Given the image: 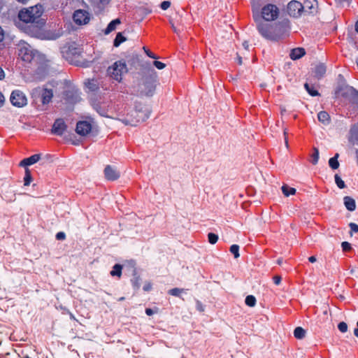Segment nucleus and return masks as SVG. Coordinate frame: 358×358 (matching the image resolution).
Masks as SVG:
<instances>
[{"label":"nucleus","instance_id":"obj_32","mask_svg":"<svg viewBox=\"0 0 358 358\" xmlns=\"http://www.w3.org/2000/svg\"><path fill=\"white\" fill-rule=\"evenodd\" d=\"M319 159V150L317 148H313V153L311 155V163L316 164Z\"/></svg>","mask_w":358,"mask_h":358},{"label":"nucleus","instance_id":"obj_7","mask_svg":"<svg viewBox=\"0 0 358 358\" xmlns=\"http://www.w3.org/2000/svg\"><path fill=\"white\" fill-rule=\"evenodd\" d=\"M262 16L261 18L266 21H272L277 19L279 10L278 7L274 4H267L264 6L262 9Z\"/></svg>","mask_w":358,"mask_h":358},{"label":"nucleus","instance_id":"obj_50","mask_svg":"<svg viewBox=\"0 0 358 358\" xmlns=\"http://www.w3.org/2000/svg\"><path fill=\"white\" fill-rule=\"evenodd\" d=\"M4 38V31L2 27L0 26V42H1Z\"/></svg>","mask_w":358,"mask_h":358},{"label":"nucleus","instance_id":"obj_26","mask_svg":"<svg viewBox=\"0 0 358 358\" xmlns=\"http://www.w3.org/2000/svg\"><path fill=\"white\" fill-rule=\"evenodd\" d=\"M294 336L297 339H302L306 336V331L302 327H298L294 331Z\"/></svg>","mask_w":358,"mask_h":358},{"label":"nucleus","instance_id":"obj_44","mask_svg":"<svg viewBox=\"0 0 358 358\" xmlns=\"http://www.w3.org/2000/svg\"><path fill=\"white\" fill-rule=\"evenodd\" d=\"M153 64H154V66L156 68H157L158 69H163L166 66L164 63H162L159 61H155Z\"/></svg>","mask_w":358,"mask_h":358},{"label":"nucleus","instance_id":"obj_6","mask_svg":"<svg viewBox=\"0 0 358 358\" xmlns=\"http://www.w3.org/2000/svg\"><path fill=\"white\" fill-rule=\"evenodd\" d=\"M17 52L19 57L26 62H31L35 56L30 45L24 41L17 44Z\"/></svg>","mask_w":358,"mask_h":358},{"label":"nucleus","instance_id":"obj_33","mask_svg":"<svg viewBox=\"0 0 358 358\" xmlns=\"http://www.w3.org/2000/svg\"><path fill=\"white\" fill-rule=\"evenodd\" d=\"M245 304L250 307H253L256 304V299L252 295H249L245 298Z\"/></svg>","mask_w":358,"mask_h":358},{"label":"nucleus","instance_id":"obj_45","mask_svg":"<svg viewBox=\"0 0 358 358\" xmlns=\"http://www.w3.org/2000/svg\"><path fill=\"white\" fill-rule=\"evenodd\" d=\"M349 227L350 228V230L352 231V232H355V233H357L358 232V225L355 223H353V222H350L349 224Z\"/></svg>","mask_w":358,"mask_h":358},{"label":"nucleus","instance_id":"obj_37","mask_svg":"<svg viewBox=\"0 0 358 358\" xmlns=\"http://www.w3.org/2000/svg\"><path fill=\"white\" fill-rule=\"evenodd\" d=\"M140 282H141L140 277L136 275H134V278L131 279V283H132L133 287L135 289H138L140 287V286H141Z\"/></svg>","mask_w":358,"mask_h":358},{"label":"nucleus","instance_id":"obj_46","mask_svg":"<svg viewBox=\"0 0 358 358\" xmlns=\"http://www.w3.org/2000/svg\"><path fill=\"white\" fill-rule=\"evenodd\" d=\"M143 50L145 52V54L150 58H152V59H157V57L154 54L152 53L151 51H150L149 50L146 49L145 47L143 48Z\"/></svg>","mask_w":358,"mask_h":358},{"label":"nucleus","instance_id":"obj_47","mask_svg":"<svg viewBox=\"0 0 358 358\" xmlns=\"http://www.w3.org/2000/svg\"><path fill=\"white\" fill-rule=\"evenodd\" d=\"M66 238V234L63 231L58 232L56 234V238L57 240H64Z\"/></svg>","mask_w":358,"mask_h":358},{"label":"nucleus","instance_id":"obj_30","mask_svg":"<svg viewBox=\"0 0 358 358\" xmlns=\"http://www.w3.org/2000/svg\"><path fill=\"white\" fill-rule=\"evenodd\" d=\"M126 41V38L122 36V33L119 32L114 40L113 45L115 47H118L122 42Z\"/></svg>","mask_w":358,"mask_h":358},{"label":"nucleus","instance_id":"obj_43","mask_svg":"<svg viewBox=\"0 0 358 358\" xmlns=\"http://www.w3.org/2000/svg\"><path fill=\"white\" fill-rule=\"evenodd\" d=\"M196 310H198L199 312H203L205 310L204 306L199 300H196Z\"/></svg>","mask_w":358,"mask_h":358},{"label":"nucleus","instance_id":"obj_3","mask_svg":"<svg viewBox=\"0 0 358 358\" xmlns=\"http://www.w3.org/2000/svg\"><path fill=\"white\" fill-rule=\"evenodd\" d=\"M336 93L345 98L352 104L354 110L358 113V91L346 84L339 85Z\"/></svg>","mask_w":358,"mask_h":358},{"label":"nucleus","instance_id":"obj_21","mask_svg":"<svg viewBox=\"0 0 358 358\" xmlns=\"http://www.w3.org/2000/svg\"><path fill=\"white\" fill-rule=\"evenodd\" d=\"M317 118L324 125H328L330 123V116L326 111H320L317 114Z\"/></svg>","mask_w":358,"mask_h":358},{"label":"nucleus","instance_id":"obj_27","mask_svg":"<svg viewBox=\"0 0 358 358\" xmlns=\"http://www.w3.org/2000/svg\"><path fill=\"white\" fill-rule=\"evenodd\" d=\"M338 154H336L334 157H331L329 160V165L332 169H337L339 166L338 161Z\"/></svg>","mask_w":358,"mask_h":358},{"label":"nucleus","instance_id":"obj_59","mask_svg":"<svg viewBox=\"0 0 358 358\" xmlns=\"http://www.w3.org/2000/svg\"><path fill=\"white\" fill-rule=\"evenodd\" d=\"M341 4L348 3L349 0H336Z\"/></svg>","mask_w":358,"mask_h":358},{"label":"nucleus","instance_id":"obj_8","mask_svg":"<svg viewBox=\"0 0 358 358\" xmlns=\"http://www.w3.org/2000/svg\"><path fill=\"white\" fill-rule=\"evenodd\" d=\"M10 100L12 105L18 108L23 107L27 102L25 94L19 90H15L12 92Z\"/></svg>","mask_w":358,"mask_h":358},{"label":"nucleus","instance_id":"obj_57","mask_svg":"<svg viewBox=\"0 0 358 358\" xmlns=\"http://www.w3.org/2000/svg\"><path fill=\"white\" fill-rule=\"evenodd\" d=\"M308 260H309V262H311V263H314V262H316V258H315V257H314V256H311V257H310L308 258Z\"/></svg>","mask_w":358,"mask_h":358},{"label":"nucleus","instance_id":"obj_14","mask_svg":"<svg viewBox=\"0 0 358 358\" xmlns=\"http://www.w3.org/2000/svg\"><path fill=\"white\" fill-rule=\"evenodd\" d=\"M78 89L69 83V104L76 103L80 100Z\"/></svg>","mask_w":358,"mask_h":358},{"label":"nucleus","instance_id":"obj_42","mask_svg":"<svg viewBox=\"0 0 358 358\" xmlns=\"http://www.w3.org/2000/svg\"><path fill=\"white\" fill-rule=\"evenodd\" d=\"M171 6V2L169 1H164L163 2H162L161 5H160V8L164 10H167Z\"/></svg>","mask_w":358,"mask_h":358},{"label":"nucleus","instance_id":"obj_29","mask_svg":"<svg viewBox=\"0 0 358 358\" xmlns=\"http://www.w3.org/2000/svg\"><path fill=\"white\" fill-rule=\"evenodd\" d=\"M32 180V177L31 174V171L28 168H25V175L24 178V185L28 186L30 185Z\"/></svg>","mask_w":358,"mask_h":358},{"label":"nucleus","instance_id":"obj_9","mask_svg":"<svg viewBox=\"0 0 358 358\" xmlns=\"http://www.w3.org/2000/svg\"><path fill=\"white\" fill-rule=\"evenodd\" d=\"M73 22L78 25H85L90 20V14L85 10H76L73 15Z\"/></svg>","mask_w":358,"mask_h":358},{"label":"nucleus","instance_id":"obj_39","mask_svg":"<svg viewBox=\"0 0 358 358\" xmlns=\"http://www.w3.org/2000/svg\"><path fill=\"white\" fill-rule=\"evenodd\" d=\"M208 238L209 243L211 244H215L218 240V236L213 233H209L208 234Z\"/></svg>","mask_w":358,"mask_h":358},{"label":"nucleus","instance_id":"obj_12","mask_svg":"<svg viewBox=\"0 0 358 358\" xmlns=\"http://www.w3.org/2000/svg\"><path fill=\"white\" fill-rule=\"evenodd\" d=\"M76 132L81 136L87 135L92 130V124L88 121H80L76 124Z\"/></svg>","mask_w":358,"mask_h":358},{"label":"nucleus","instance_id":"obj_55","mask_svg":"<svg viewBox=\"0 0 358 358\" xmlns=\"http://www.w3.org/2000/svg\"><path fill=\"white\" fill-rule=\"evenodd\" d=\"M4 102V96L3 94L0 92V107L3 104Z\"/></svg>","mask_w":358,"mask_h":358},{"label":"nucleus","instance_id":"obj_24","mask_svg":"<svg viewBox=\"0 0 358 358\" xmlns=\"http://www.w3.org/2000/svg\"><path fill=\"white\" fill-rule=\"evenodd\" d=\"M149 117V115L148 114H145L143 117H139V118L138 120H136L135 122H134L133 120L131 121H129L127 119H122V120H120L122 123H124L125 125H131V126H136V124L139 122H143V121H145L146 119H148Z\"/></svg>","mask_w":358,"mask_h":358},{"label":"nucleus","instance_id":"obj_15","mask_svg":"<svg viewBox=\"0 0 358 358\" xmlns=\"http://www.w3.org/2000/svg\"><path fill=\"white\" fill-rule=\"evenodd\" d=\"M41 157V154L33 155L30 156L29 157L23 159L20 162L19 165H20V166L27 168V166L32 165V164L38 162L40 160Z\"/></svg>","mask_w":358,"mask_h":358},{"label":"nucleus","instance_id":"obj_38","mask_svg":"<svg viewBox=\"0 0 358 358\" xmlns=\"http://www.w3.org/2000/svg\"><path fill=\"white\" fill-rule=\"evenodd\" d=\"M305 88L306 89V90L308 91V92L313 96H317L319 94L318 92L315 90H314V88L313 87H310L308 83H306L305 84Z\"/></svg>","mask_w":358,"mask_h":358},{"label":"nucleus","instance_id":"obj_17","mask_svg":"<svg viewBox=\"0 0 358 358\" xmlns=\"http://www.w3.org/2000/svg\"><path fill=\"white\" fill-rule=\"evenodd\" d=\"M93 108L100 115L108 117V109L106 103H96L93 104Z\"/></svg>","mask_w":358,"mask_h":358},{"label":"nucleus","instance_id":"obj_2","mask_svg":"<svg viewBox=\"0 0 358 358\" xmlns=\"http://www.w3.org/2000/svg\"><path fill=\"white\" fill-rule=\"evenodd\" d=\"M253 19L259 34L266 40L278 41L287 35L286 29L280 24H269L263 20L258 13L253 10Z\"/></svg>","mask_w":358,"mask_h":358},{"label":"nucleus","instance_id":"obj_64","mask_svg":"<svg viewBox=\"0 0 358 358\" xmlns=\"http://www.w3.org/2000/svg\"><path fill=\"white\" fill-rule=\"evenodd\" d=\"M23 358H29V357L27 355V356L24 357Z\"/></svg>","mask_w":358,"mask_h":358},{"label":"nucleus","instance_id":"obj_31","mask_svg":"<svg viewBox=\"0 0 358 358\" xmlns=\"http://www.w3.org/2000/svg\"><path fill=\"white\" fill-rule=\"evenodd\" d=\"M282 193L286 196H289V195H293L296 192V189L294 188L289 187L287 185H283L282 187Z\"/></svg>","mask_w":358,"mask_h":358},{"label":"nucleus","instance_id":"obj_16","mask_svg":"<svg viewBox=\"0 0 358 358\" xmlns=\"http://www.w3.org/2000/svg\"><path fill=\"white\" fill-rule=\"evenodd\" d=\"M317 2L316 0H306L303 6L304 7V11L308 12L309 13H313L316 12Z\"/></svg>","mask_w":358,"mask_h":358},{"label":"nucleus","instance_id":"obj_56","mask_svg":"<svg viewBox=\"0 0 358 358\" xmlns=\"http://www.w3.org/2000/svg\"><path fill=\"white\" fill-rule=\"evenodd\" d=\"M354 334L356 337L358 338V320H357V328L355 329L354 330Z\"/></svg>","mask_w":358,"mask_h":358},{"label":"nucleus","instance_id":"obj_25","mask_svg":"<svg viewBox=\"0 0 358 358\" xmlns=\"http://www.w3.org/2000/svg\"><path fill=\"white\" fill-rule=\"evenodd\" d=\"M52 98V92L51 90H45L41 97V101L43 104L48 103Z\"/></svg>","mask_w":358,"mask_h":358},{"label":"nucleus","instance_id":"obj_5","mask_svg":"<svg viewBox=\"0 0 358 358\" xmlns=\"http://www.w3.org/2000/svg\"><path fill=\"white\" fill-rule=\"evenodd\" d=\"M127 71L125 62L120 60L115 62L111 66H109L107 73L113 79L120 82L122 79V76L125 74Z\"/></svg>","mask_w":358,"mask_h":358},{"label":"nucleus","instance_id":"obj_61","mask_svg":"<svg viewBox=\"0 0 358 358\" xmlns=\"http://www.w3.org/2000/svg\"><path fill=\"white\" fill-rule=\"evenodd\" d=\"M277 263H278L279 265L282 264V259H278L277 260Z\"/></svg>","mask_w":358,"mask_h":358},{"label":"nucleus","instance_id":"obj_13","mask_svg":"<svg viewBox=\"0 0 358 358\" xmlns=\"http://www.w3.org/2000/svg\"><path fill=\"white\" fill-rule=\"evenodd\" d=\"M104 176L108 180H117L120 176V173L115 167L107 165L104 169Z\"/></svg>","mask_w":358,"mask_h":358},{"label":"nucleus","instance_id":"obj_63","mask_svg":"<svg viewBox=\"0 0 358 358\" xmlns=\"http://www.w3.org/2000/svg\"><path fill=\"white\" fill-rule=\"evenodd\" d=\"M356 64H357V66L358 67V57L356 59Z\"/></svg>","mask_w":358,"mask_h":358},{"label":"nucleus","instance_id":"obj_35","mask_svg":"<svg viewBox=\"0 0 358 358\" xmlns=\"http://www.w3.org/2000/svg\"><path fill=\"white\" fill-rule=\"evenodd\" d=\"M335 178V182L340 189H343L345 187V185L344 181L341 179V178L338 175L336 174L334 176Z\"/></svg>","mask_w":358,"mask_h":358},{"label":"nucleus","instance_id":"obj_49","mask_svg":"<svg viewBox=\"0 0 358 358\" xmlns=\"http://www.w3.org/2000/svg\"><path fill=\"white\" fill-rule=\"evenodd\" d=\"M152 285L150 282H146L143 286V290L145 292H148L151 289Z\"/></svg>","mask_w":358,"mask_h":358},{"label":"nucleus","instance_id":"obj_40","mask_svg":"<svg viewBox=\"0 0 358 358\" xmlns=\"http://www.w3.org/2000/svg\"><path fill=\"white\" fill-rule=\"evenodd\" d=\"M338 329L342 333H345L348 331V324L345 322H341L338 324Z\"/></svg>","mask_w":358,"mask_h":358},{"label":"nucleus","instance_id":"obj_52","mask_svg":"<svg viewBox=\"0 0 358 358\" xmlns=\"http://www.w3.org/2000/svg\"><path fill=\"white\" fill-rule=\"evenodd\" d=\"M145 313L148 315H153L154 313V311L151 309V308H146L145 309Z\"/></svg>","mask_w":358,"mask_h":358},{"label":"nucleus","instance_id":"obj_18","mask_svg":"<svg viewBox=\"0 0 358 358\" xmlns=\"http://www.w3.org/2000/svg\"><path fill=\"white\" fill-rule=\"evenodd\" d=\"M85 85L92 92H96L99 89V83L96 79H88Z\"/></svg>","mask_w":358,"mask_h":358},{"label":"nucleus","instance_id":"obj_1","mask_svg":"<svg viewBox=\"0 0 358 358\" xmlns=\"http://www.w3.org/2000/svg\"><path fill=\"white\" fill-rule=\"evenodd\" d=\"M43 7L41 4L23 8L18 13V27L27 35L41 40L50 39L43 27L45 20L41 18Z\"/></svg>","mask_w":358,"mask_h":358},{"label":"nucleus","instance_id":"obj_53","mask_svg":"<svg viewBox=\"0 0 358 358\" xmlns=\"http://www.w3.org/2000/svg\"><path fill=\"white\" fill-rule=\"evenodd\" d=\"M5 77V73L2 68L0 66V80H3Z\"/></svg>","mask_w":358,"mask_h":358},{"label":"nucleus","instance_id":"obj_28","mask_svg":"<svg viewBox=\"0 0 358 358\" xmlns=\"http://www.w3.org/2000/svg\"><path fill=\"white\" fill-rule=\"evenodd\" d=\"M122 266L120 264H115L113 267V270L110 271V275L112 276L120 277L122 274Z\"/></svg>","mask_w":358,"mask_h":358},{"label":"nucleus","instance_id":"obj_10","mask_svg":"<svg viewBox=\"0 0 358 358\" xmlns=\"http://www.w3.org/2000/svg\"><path fill=\"white\" fill-rule=\"evenodd\" d=\"M304 7L298 1L292 0L287 5V12L290 16L299 17L303 11Z\"/></svg>","mask_w":358,"mask_h":358},{"label":"nucleus","instance_id":"obj_4","mask_svg":"<svg viewBox=\"0 0 358 358\" xmlns=\"http://www.w3.org/2000/svg\"><path fill=\"white\" fill-rule=\"evenodd\" d=\"M156 87V75L155 73L148 76H145L141 79L138 86V91L141 95L152 96Z\"/></svg>","mask_w":358,"mask_h":358},{"label":"nucleus","instance_id":"obj_58","mask_svg":"<svg viewBox=\"0 0 358 358\" xmlns=\"http://www.w3.org/2000/svg\"><path fill=\"white\" fill-rule=\"evenodd\" d=\"M237 60L239 65H241L243 64L242 57L239 55H238L237 56Z\"/></svg>","mask_w":358,"mask_h":358},{"label":"nucleus","instance_id":"obj_54","mask_svg":"<svg viewBox=\"0 0 358 358\" xmlns=\"http://www.w3.org/2000/svg\"><path fill=\"white\" fill-rule=\"evenodd\" d=\"M242 46H243V48L245 50H248V48H249V44H248V41H244V42H243V43H242Z\"/></svg>","mask_w":358,"mask_h":358},{"label":"nucleus","instance_id":"obj_36","mask_svg":"<svg viewBox=\"0 0 358 358\" xmlns=\"http://www.w3.org/2000/svg\"><path fill=\"white\" fill-rule=\"evenodd\" d=\"M230 252L234 255V258H238L240 256L239 254V246L238 245H232L230 247Z\"/></svg>","mask_w":358,"mask_h":358},{"label":"nucleus","instance_id":"obj_11","mask_svg":"<svg viewBox=\"0 0 358 358\" xmlns=\"http://www.w3.org/2000/svg\"><path fill=\"white\" fill-rule=\"evenodd\" d=\"M66 127L64 120L58 118L55 120L52 127L51 131L55 135L62 136L65 131Z\"/></svg>","mask_w":358,"mask_h":358},{"label":"nucleus","instance_id":"obj_51","mask_svg":"<svg viewBox=\"0 0 358 358\" xmlns=\"http://www.w3.org/2000/svg\"><path fill=\"white\" fill-rule=\"evenodd\" d=\"M170 23L171 24V27H172L173 31L176 32V34H178L179 30L176 27V26L172 20H170Z\"/></svg>","mask_w":358,"mask_h":358},{"label":"nucleus","instance_id":"obj_34","mask_svg":"<svg viewBox=\"0 0 358 358\" xmlns=\"http://www.w3.org/2000/svg\"><path fill=\"white\" fill-rule=\"evenodd\" d=\"M184 291L185 290L183 289L173 288V289H169L168 292L169 294H171L172 296L179 297V296H180V294L184 292Z\"/></svg>","mask_w":358,"mask_h":358},{"label":"nucleus","instance_id":"obj_23","mask_svg":"<svg viewBox=\"0 0 358 358\" xmlns=\"http://www.w3.org/2000/svg\"><path fill=\"white\" fill-rule=\"evenodd\" d=\"M120 19L117 18L113 20H112L107 26L106 29H105V34H108L111 31H114L116 29V27L120 24Z\"/></svg>","mask_w":358,"mask_h":358},{"label":"nucleus","instance_id":"obj_62","mask_svg":"<svg viewBox=\"0 0 358 358\" xmlns=\"http://www.w3.org/2000/svg\"><path fill=\"white\" fill-rule=\"evenodd\" d=\"M355 29L358 32V21L355 24Z\"/></svg>","mask_w":358,"mask_h":358},{"label":"nucleus","instance_id":"obj_22","mask_svg":"<svg viewBox=\"0 0 358 358\" xmlns=\"http://www.w3.org/2000/svg\"><path fill=\"white\" fill-rule=\"evenodd\" d=\"M326 73V66L323 64L317 65L314 70L315 76L317 78H322Z\"/></svg>","mask_w":358,"mask_h":358},{"label":"nucleus","instance_id":"obj_60","mask_svg":"<svg viewBox=\"0 0 358 358\" xmlns=\"http://www.w3.org/2000/svg\"><path fill=\"white\" fill-rule=\"evenodd\" d=\"M18 2H20V3H27L29 0H17Z\"/></svg>","mask_w":358,"mask_h":358},{"label":"nucleus","instance_id":"obj_41","mask_svg":"<svg viewBox=\"0 0 358 358\" xmlns=\"http://www.w3.org/2000/svg\"><path fill=\"white\" fill-rule=\"evenodd\" d=\"M341 247L343 251L347 252L351 250V245L348 242L344 241L341 243Z\"/></svg>","mask_w":358,"mask_h":358},{"label":"nucleus","instance_id":"obj_20","mask_svg":"<svg viewBox=\"0 0 358 358\" xmlns=\"http://www.w3.org/2000/svg\"><path fill=\"white\" fill-rule=\"evenodd\" d=\"M344 205L345 208L350 211H354L356 208V203L355 199L352 197L346 196L343 198Z\"/></svg>","mask_w":358,"mask_h":358},{"label":"nucleus","instance_id":"obj_19","mask_svg":"<svg viewBox=\"0 0 358 358\" xmlns=\"http://www.w3.org/2000/svg\"><path fill=\"white\" fill-rule=\"evenodd\" d=\"M306 52L303 48H297L291 50L290 58L293 60L299 59L305 55Z\"/></svg>","mask_w":358,"mask_h":358},{"label":"nucleus","instance_id":"obj_48","mask_svg":"<svg viewBox=\"0 0 358 358\" xmlns=\"http://www.w3.org/2000/svg\"><path fill=\"white\" fill-rule=\"evenodd\" d=\"M273 279V282L275 285H280V283L281 282V277L280 276L275 275Z\"/></svg>","mask_w":358,"mask_h":358}]
</instances>
